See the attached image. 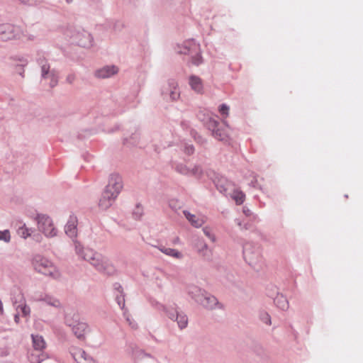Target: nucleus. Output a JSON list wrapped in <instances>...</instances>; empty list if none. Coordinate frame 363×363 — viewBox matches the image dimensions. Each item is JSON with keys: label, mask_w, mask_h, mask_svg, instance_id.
I'll use <instances>...</instances> for the list:
<instances>
[{"label": "nucleus", "mask_w": 363, "mask_h": 363, "mask_svg": "<svg viewBox=\"0 0 363 363\" xmlns=\"http://www.w3.org/2000/svg\"><path fill=\"white\" fill-rule=\"evenodd\" d=\"M32 264L35 271L54 279L60 277V274L55 266L48 259L40 255H36L32 260Z\"/></svg>", "instance_id": "f257e3e1"}, {"label": "nucleus", "mask_w": 363, "mask_h": 363, "mask_svg": "<svg viewBox=\"0 0 363 363\" xmlns=\"http://www.w3.org/2000/svg\"><path fill=\"white\" fill-rule=\"evenodd\" d=\"M25 38L22 29L11 24L0 26V39L9 40L12 39H23Z\"/></svg>", "instance_id": "f03ea898"}, {"label": "nucleus", "mask_w": 363, "mask_h": 363, "mask_svg": "<svg viewBox=\"0 0 363 363\" xmlns=\"http://www.w3.org/2000/svg\"><path fill=\"white\" fill-rule=\"evenodd\" d=\"M76 252L82 257L90 262L94 267L98 265V262L100 261L101 255L95 252L93 250L89 248L84 249L79 243H75Z\"/></svg>", "instance_id": "7ed1b4c3"}, {"label": "nucleus", "mask_w": 363, "mask_h": 363, "mask_svg": "<svg viewBox=\"0 0 363 363\" xmlns=\"http://www.w3.org/2000/svg\"><path fill=\"white\" fill-rule=\"evenodd\" d=\"M38 225L39 230L48 237L55 236L57 233L52 219L47 216L42 215L38 216Z\"/></svg>", "instance_id": "20e7f679"}, {"label": "nucleus", "mask_w": 363, "mask_h": 363, "mask_svg": "<svg viewBox=\"0 0 363 363\" xmlns=\"http://www.w3.org/2000/svg\"><path fill=\"white\" fill-rule=\"evenodd\" d=\"M123 187L122 178L119 174H113L108 178L105 190L108 191L117 197Z\"/></svg>", "instance_id": "39448f33"}, {"label": "nucleus", "mask_w": 363, "mask_h": 363, "mask_svg": "<svg viewBox=\"0 0 363 363\" xmlns=\"http://www.w3.org/2000/svg\"><path fill=\"white\" fill-rule=\"evenodd\" d=\"M95 267L99 270L108 275H113L116 273V269L114 265L111 263V262L101 256L100 258V261L98 262V265H96Z\"/></svg>", "instance_id": "423d86ee"}, {"label": "nucleus", "mask_w": 363, "mask_h": 363, "mask_svg": "<svg viewBox=\"0 0 363 363\" xmlns=\"http://www.w3.org/2000/svg\"><path fill=\"white\" fill-rule=\"evenodd\" d=\"M72 354L77 363H95L93 358L81 348H72Z\"/></svg>", "instance_id": "0eeeda50"}, {"label": "nucleus", "mask_w": 363, "mask_h": 363, "mask_svg": "<svg viewBox=\"0 0 363 363\" xmlns=\"http://www.w3.org/2000/svg\"><path fill=\"white\" fill-rule=\"evenodd\" d=\"M244 257L250 265L256 268L262 262V257L259 252H252L248 250L244 251Z\"/></svg>", "instance_id": "6e6552de"}, {"label": "nucleus", "mask_w": 363, "mask_h": 363, "mask_svg": "<svg viewBox=\"0 0 363 363\" xmlns=\"http://www.w3.org/2000/svg\"><path fill=\"white\" fill-rule=\"evenodd\" d=\"M195 300L208 309H213L218 304L217 298L215 296L208 295L206 292L201 298L196 295Z\"/></svg>", "instance_id": "1a4fd4ad"}, {"label": "nucleus", "mask_w": 363, "mask_h": 363, "mask_svg": "<svg viewBox=\"0 0 363 363\" xmlns=\"http://www.w3.org/2000/svg\"><path fill=\"white\" fill-rule=\"evenodd\" d=\"M116 198L117 197L113 196V194L104 189L101 198L99 200V205L102 209H107L112 205Z\"/></svg>", "instance_id": "9d476101"}, {"label": "nucleus", "mask_w": 363, "mask_h": 363, "mask_svg": "<svg viewBox=\"0 0 363 363\" xmlns=\"http://www.w3.org/2000/svg\"><path fill=\"white\" fill-rule=\"evenodd\" d=\"M189 84L194 91L198 94H203V84L202 79L195 75L189 77Z\"/></svg>", "instance_id": "9b49d317"}, {"label": "nucleus", "mask_w": 363, "mask_h": 363, "mask_svg": "<svg viewBox=\"0 0 363 363\" xmlns=\"http://www.w3.org/2000/svg\"><path fill=\"white\" fill-rule=\"evenodd\" d=\"M118 69L116 66H106L96 72V76L99 78L110 77L118 73Z\"/></svg>", "instance_id": "f8f14e48"}, {"label": "nucleus", "mask_w": 363, "mask_h": 363, "mask_svg": "<svg viewBox=\"0 0 363 363\" xmlns=\"http://www.w3.org/2000/svg\"><path fill=\"white\" fill-rule=\"evenodd\" d=\"M218 125V122L215 120H210L208 123V127L213 133V135L219 140H223L227 138V133L225 130H216Z\"/></svg>", "instance_id": "ddd939ff"}, {"label": "nucleus", "mask_w": 363, "mask_h": 363, "mask_svg": "<svg viewBox=\"0 0 363 363\" xmlns=\"http://www.w3.org/2000/svg\"><path fill=\"white\" fill-rule=\"evenodd\" d=\"M77 219L76 216H72L65 225V233L67 235L71 238H74L77 235Z\"/></svg>", "instance_id": "4468645a"}, {"label": "nucleus", "mask_w": 363, "mask_h": 363, "mask_svg": "<svg viewBox=\"0 0 363 363\" xmlns=\"http://www.w3.org/2000/svg\"><path fill=\"white\" fill-rule=\"evenodd\" d=\"M184 214L186 218L195 228L201 227L206 222V220L203 217H198L196 215L191 214L188 211H184Z\"/></svg>", "instance_id": "2eb2a0df"}, {"label": "nucleus", "mask_w": 363, "mask_h": 363, "mask_svg": "<svg viewBox=\"0 0 363 363\" xmlns=\"http://www.w3.org/2000/svg\"><path fill=\"white\" fill-rule=\"evenodd\" d=\"M36 300L38 301H43L46 304L53 306L55 308H59L61 306V303H60V301L50 295L45 294L43 296H41L40 297L38 298Z\"/></svg>", "instance_id": "dca6fc26"}, {"label": "nucleus", "mask_w": 363, "mask_h": 363, "mask_svg": "<svg viewBox=\"0 0 363 363\" xmlns=\"http://www.w3.org/2000/svg\"><path fill=\"white\" fill-rule=\"evenodd\" d=\"M16 227L18 228L17 233L24 239L30 236L33 233L32 229L27 228L26 225L21 221L16 223Z\"/></svg>", "instance_id": "f3484780"}, {"label": "nucleus", "mask_w": 363, "mask_h": 363, "mask_svg": "<svg viewBox=\"0 0 363 363\" xmlns=\"http://www.w3.org/2000/svg\"><path fill=\"white\" fill-rule=\"evenodd\" d=\"M160 251H161L164 255L176 258L181 259L182 257V254L176 249L165 247L164 246L158 247Z\"/></svg>", "instance_id": "a211bd4d"}, {"label": "nucleus", "mask_w": 363, "mask_h": 363, "mask_svg": "<svg viewBox=\"0 0 363 363\" xmlns=\"http://www.w3.org/2000/svg\"><path fill=\"white\" fill-rule=\"evenodd\" d=\"M87 325L85 323H77L72 327V330L77 338L81 339L84 337Z\"/></svg>", "instance_id": "6ab92c4d"}, {"label": "nucleus", "mask_w": 363, "mask_h": 363, "mask_svg": "<svg viewBox=\"0 0 363 363\" xmlns=\"http://www.w3.org/2000/svg\"><path fill=\"white\" fill-rule=\"evenodd\" d=\"M34 350L42 351L45 347V342L42 336L32 335Z\"/></svg>", "instance_id": "aec40b11"}, {"label": "nucleus", "mask_w": 363, "mask_h": 363, "mask_svg": "<svg viewBox=\"0 0 363 363\" xmlns=\"http://www.w3.org/2000/svg\"><path fill=\"white\" fill-rule=\"evenodd\" d=\"M44 358L42 351L35 350L31 352L28 356V359L31 363H40Z\"/></svg>", "instance_id": "412c9836"}, {"label": "nucleus", "mask_w": 363, "mask_h": 363, "mask_svg": "<svg viewBox=\"0 0 363 363\" xmlns=\"http://www.w3.org/2000/svg\"><path fill=\"white\" fill-rule=\"evenodd\" d=\"M245 194L241 191L235 190L232 194V198L235 200L237 204L240 205L245 201Z\"/></svg>", "instance_id": "4be33fe9"}, {"label": "nucleus", "mask_w": 363, "mask_h": 363, "mask_svg": "<svg viewBox=\"0 0 363 363\" xmlns=\"http://www.w3.org/2000/svg\"><path fill=\"white\" fill-rule=\"evenodd\" d=\"M189 294L192 296V297L195 299V296H199V298L203 297L205 294L200 288L196 286H190L188 289Z\"/></svg>", "instance_id": "5701e85b"}, {"label": "nucleus", "mask_w": 363, "mask_h": 363, "mask_svg": "<svg viewBox=\"0 0 363 363\" xmlns=\"http://www.w3.org/2000/svg\"><path fill=\"white\" fill-rule=\"evenodd\" d=\"M177 320L179 325V327L181 329H183L186 327L188 323V318L184 314H177Z\"/></svg>", "instance_id": "b1692460"}, {"label": "nucleus", "mask_w": 363, "mask_h": 363, "mask_svg": "<svg viewBox=\"0 0 363 363\" xmlns=\"http://www.w3.org/2000/svg\"><path fill=\"white\" fill-rule=\"evenodd\" d=\"M170 86L172 87V90L170 91V97L172 100H177L179 97V92L177 88V83L176 82H172Z\"/></svg>", "instance_id": "393cba45"}, {"label": "nucleus", "mask_w": 363, "mask_h": 363, "mask_svg": "<svg viewBox=\"0 0 363 363\" xmlns=\"http://www.w3.org/2000/svg\"><path fill=\"white\" fill-rule=\"evenodd\" d=\"M218 111L224 118H226L229 115V107L225 104L220 105Z\"/></svg>", "instance_id": "a878e982"}, {"label": "nucleus", "mask_w": 363, "mask_h": 363, "mask_svg": "<svg viewBox=\"0 0 363 363\" xmlns=\"http://www.w3.org/2000/svg\"><path fill=\"white\" fill-rule=\"evenodd\" d=\"M11 239L10 233L8 230L0 231V240L5 242H9Z\"/></svg>", "instance_id": "bb28decb"}, {"label": "nucleus", "mask_w": 363, "mask_h": 363, "mask_svg": "<svg viewBox=\"0 0 363 363\" xmlns=\"http://www.w3.org/2000/svg\"><path fill=\"white\" fill-rule=\"evenodd\" d=\"M86 40H79V44L82 46V47H86V46H89L91 45V36L89 34H86Z\"/></svg>", "instance_id": "cd10ccee"}, {"label": "nucleus", "mask_w": 363, "mask_h": 363, "mask_svg": "<svg viewBox=\"0 0 363 363\" xmlns=\"http://www.w3.org/2000/svg\"><path fill=\"white\" fill-rule=\"evenodd\" d=\"M18 308H20L22 314L25 316L28 315L30 313V308L28 306H26V304L18 306Z\"/></svg>", "instance_id": "c85d7f7f"}, {"label": "nucleus", "mask_w": 363, "mask_h": 363, "mask_svg": "<svg viewBox=\"0 0 363 363\" xmlns=\"http://www.w3.org/2000/svg\"><path fill=\"white\" fill-rule=\"evenodd\" d=\"M50 67L47 65L42 66V75L43 77H48L50 74L49 73Z\"/></svg>", "instance_id": "c756f323"}, {"label": "nucleus", "mask_w": 363, "mask_h": 363, "mask_svg": "<svg viewBox=\"0 0 363 363\" xmlns=\"http://www.w3.org/2000/svg\"><path fill=\"white\" fill-rule=\"evenodd\" d=\"M48 78H50L51 79V82H50V86H54L57 84V77L55 76V74L54 73H50V74L48 77Z\"/></svg>", "instance_id": "7c9ffc66"}, {"label": "nucleus", "mask_w": 363, "mask_h": 363, "mask_svg": "<svg viewBox=\"0 0 363 363\" xmlns=\"http://www.w3.org/2000/svg\"><path fill=\"white\" fill-rule=\"evenodd\" d=\"M193 64L196 65H199L201 62V57L200 55H196V56L194 57L192 59Z\"/></svg>", "instance_id": "2f4dec72"}, {"label": "nucleus", "mask_w": 363, "mask_h": 363, "mask_svg": "<svg viewBox=\"0 0 363 363\" xmlns=\"http://www.w3.org/2000/svg\"><path fill=\"white\" fill-rule=\"evenodd\" d=\"M262 318V320L266 324H267V325H270L271 324L270 317H269V315L267 313L264 314L263 317Z\"/></svg>", "instance_id": "473e14b6"}, {"label": "nucleus", "mask_w": 363, "mask_h": 363, "mask_svg": "<svg viewBox=\"0 0 363 363\" xmlns=\"http://www.w3.org/2000/svg\"><path fill=\"white\" fill-rule=\"evenodd\" d=\"M185 152L189 155L191 154L194 152L193 146L189 145V146L186 147Z\"/></svg>", "instance_id": "72a5a7b5"}, {"label": "nucleus", "mask_w": 363, "mask_h": 363, "mask_svg": "<svg viewBox=\"0 0 363 363\" xmlns=\"http://www.w3.org/2000/svg\"><path fill=\"white\" fill-rule=\"evenodd\" d=\"M203 233H204V234H205L207 237H208L210 239H211L212 240H214V238L211 236V233H210V231H209V230H208V228H204V229H203Z\"/></svg>", "instance_id": "f704fd0d"}, {"label": "nucleus", "mask_w": 363, "mask_h": 363, "mask_svg": "<svg viewBox=\"0 0 363 363\" xmlns=\"http://www.w3.org/2000/svg\"><path fill=\"white\" fill-rule=\"evenodd\" d=\"M277 301L279 302V301H281L284 303V305L282 306V308H284V307L287 305V303L285 300V298H284L283 297H279V298H277Z\"/></svg>", "instance_id": "c9c22d12"}, {"label": "nucleus", "mask_w": 363, "mask_h": 363, "mask_svg": "<svg viewBox=\"0 0 363 363\" xmlns=\"http://www.w3.org/2000/svg\"><path fill=\"white\" fill-rule=\"evenodd\" d=\"M204 250H205V251H208L207 246H206V245H205V244L202 245V247H201V248H199V251H202V252H203V255H206V252H204Z\"/></svg>", "instance_id": "e433bc0d"}, {"label": "nucleus", "mask_w": 363, "mask_h": 363, "mask_svg": "<svg viewBox=\"0 0 363 363\" xmlns=\"http://www.w3.org/2000/svg\"><path fill=\"white\" fill-rule=\"evenodd\" d=\"M118 303L120 306H121V308L124 307V299L123 298H118Z\"/></svg>", "instance_id": "4c0bfd02"}, {"label": "nucleus", "mask_w": 363, "mask_h": 363, "mask_svg": "<svg viewBox=\"0 0 363 363\" xmlns=\"http://www.w3.org/2000/svg\"><path fill=\"white\" fill-rule=\"evenodd\" d=\"M4 313V308H3V304L1 301L0 300V314H3Z\"/></svg>", "instance_id": "58836bf2"}, {"label": "nucleus", "mask_w": 363, "mask_h": 363, "mask_svg": "<svg viewBox=\"0 0 363 363\" xmlns=\"http://www.w3.org/2000/svg\"><path fill=\"white\" fill-rule=\"evenodd\" d=\"M197 172H199V174H200V173H201V170H200L199 168H197V167H196V172H194V174H197Z\"/></svg>", "instance_id": "ea45409f"}, {"label": "nucleus", "mask_w": 363, "mask_h": 363, "mask_svg": "<svg viewBox=\"0 0 363 363\" xmlns=\"http://www.w3.org/2000/svg\"><path fill=\"white\" fill-rule=\"evenodd\" d=\"M67 79H68V80H69V81L71 82V80H72V79H73V77H69L67 78Z\"/></svg>", "instance_id": "a19ab883"}, {"label": "nucleus", "mask_w": 363, "mask_h": 363, "mask_svg": "<svg viewBox=\"0 0 363 363\" xmlns=\"http://www.w3.org/2000/svg\"><path fill=\"white\" fill-rule=\"evenodd\" d=\"M67 3H71L72 0H66Z\"/></svg>", "instance_id": "79ce46f5"}, {"label": "nucleus", "mask_w": 363, "mask_h": 363, "mask_svg": "<svg viewBox=\"0 0 363 363\" xmlns=\"http://www.w3.org/2000/svg\"><path fill=\"white\" fill-rule=\"evenodd\" d=\"M248 212H249V210H247V211H244V213H246L247 215H248V214H247V213H248Z\"/></svg>", "instance_id": "37998d69"}, {"label": "nucleus", "mask_w": 363, "mask_h": 363, "mask_svg": "<svg viewBox=\"0 0 363 363\" xmlns=\"http://www.w3.org/2000/svg\"><path fill=\"white\" fill-rule=\"evenodd\" d=\"M248 212H249V210H247V211H244V213H246L247 215H248V214H247V213H248Z\"/></svg>", "instance_id": "c03bdc74"}, {"label": "nucleus", "mask_w": 363, "mask_h": 363, "mask_svg": "<svg viewBox=\"0 0 363 363\" xmlns=\"http://www.w3.org/2000/svg\"><path fill=\"white\" fill-rule=\"evenodd\" d=\"M248 212H249V210H247V211H244V213H246L247 215H248V214H247V213H248Z\"/></svg>", "instance_id": "a18cd8bd"}, {"label": "nucleus", "mask_w": 363, "mask_h": 363, "mask_svg": "<svg viewBox=\"0 0 363 363\" xmlns=\"http://www.w3.org/2000/svg\"><path fill=\"white\" fill-rule=\"evenodd\" d=\"M174 315H169V318H172V319L174 318Z\"/></svg>", "instance_id": "49530a36"}]
</instances>
